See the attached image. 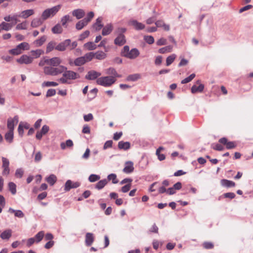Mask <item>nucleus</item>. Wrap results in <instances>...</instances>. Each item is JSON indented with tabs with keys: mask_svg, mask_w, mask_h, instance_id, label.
<instances>
[{
	"mask_svg": "<svg viewBox=\"0 0 253 253\" xmlns=\"http://www.w3.org/2000/svg\"><path fill=\"white\" fill-rule=\"evenodd\" d=\"M43 21V20L42 19H41V18H34L31 22V26L33 28H36L42 25Z\"/></svg>",
	"mask_w": 253,
	"mask_h": 253,
	"instance_id": "c85d7f7f",
	"label": "nucleus"
},
{
	"mask_svg": "<svg viewBox=\"0 0 253 253\" xmlns=\"http://www.w3.org/2000/svg\"><path fill=\"white\" fill-rule=\"evenodd\" d=\"M61 8V5L58 4L50 8H47L44 10L42 14V18L45 20L50 17L54 16Z\"/></svg>",
	"mask_w": 253,
	"mask_h": 253,
	"instance_id": "7ed1b4c3",
	"label": "nucleus"
},
{
	"mask_svg": "<svg viewBox=\"0 0 253 253\" xmlns=\"http://www.w3.org/2000/svg\"><path fill=\"white\" fill-rule=\"evenodd\" d=\"M17 46H18V48H19L20 49L21 51L22 50H28L29 49V45L27 42H22V43H20L19 44H18Z\"/></svg>",
	"mask_w": 253,
	"mask_h": 253,
	"instance_id": "3c124183",
	"label": "nucleus"
},
{
	"mask_svg": "<svg viewBox=\"0 0 253 253\" xmlns=\"http://www.w3.org/2000/svg\"><path fill=\"white\" fill-rule=\"evenodd\" d=\"M89 33L90 32L88 30L84 31V33L80 35L79 40L82 41L85 38H87L89 35Z\"/></svg>",
	"mask_w": 253,
	"mask_h": 253,
	"instance_id": "e2e57ef3",
	"label": "nucleus"
},
{
	"mask_svg": "<svg viewBox=\"0 0 253 253\" xmlns=\"http://www.w3.org/2000/svg\"><path fill=\"white\" fill-rule=\"evenodd\" d=\"M2 160V168H3L2 174L7 175L9 174L10 172V169L9 168V160L5 158L2 157L1 158Z\"/></svg>",
	"mask_w": 253,
	"mask_h": 253,
	"instance_id": "423d86ee",
	"label": "nucleus"
},
{
	"mask_svg": "<svg viewBox=\"0 0 253 253\" xmlns=\"http://www.w3.org/2000/svg\"><path fill=\"white\" fill-rule=\"evenodd\" d=\"M116 81V80L113 77H101L96 80V83L97 84L102 85L103 86L109 87L114 84Z\"/></svg>",
	"mask_w": 253,
	"mask_h": 253,
	"instance_id": "20e7f679",
	"label": "nucleus"
},
{
	"mask_svg": "<svg viewBox=\"0 0 253 253\" xmlns=\"http://www.w3.org/2000/svg\"><path fill=\"white\" fill-rule=\"evenodd\" d=\"M67 69V67L63 65L56 67L45 66L43 68V72L45 75L51 76H56L63 74Z\"/></svg>",
	"mask_w": 253,
	"mask_h": 253,
	"instance_id": "f03ea898",
	"label": "nucleus"
},
{
	"mask_svg": "<svg viewBox=\"0 0 253 253\" xmlns=\"http://www.w3.org/2000/svg\"><path fill=\"white\" fill-rule=\"evenodd\" d=\"M46 40V37L45 36H43L41 37L39 39L35 41L34 42V44L36 45V46H41L45 42Z\"/></svg>",
	"mask_w": 253,
	"mask_h": 253,
	"instance_id": "f704fd0d",
	"label": "nucleus"
},
{
	"mask_svg": "<svg viewBox=\"0 0 253 253\" xmlns=\"http://www.w3.org/2000/svg\"><path fill=\"white\" fill-rule=\"evenodd\" d=\"M94 56L98 60H103L107 57V54L104 52L99 50L94 53Z\"/></svg>",
	"mask_w": 253,
	"mask_h": 253,
	"instance_id": "bb28decb",
	"label": "nucleus"
},
{
	"mask_svg": "<svg viewBox=\"0 0 253 253\" xmlns=\"http://www.w3.org/2000/svg\"><path fill=\"white\" fill-rule=\"evenodd\" d=\"M84 57V59L86 60V62L90 61L93 57H95L94 53L91 52L86 53Z\"/></svg>",
	"mask_w": 253,
	"mask_h": 253,
	"instance_id": "5fc2aeb1",
	"label": "nucleus"
},
{
	"mask_svg": "<svg viewBox=\"0 0 253 253\" xmlns=\"http://www.w3.org/2000/svg\"><path fill=\"white\" fill-rule=\"evenodd\" d=\"M72 14L75 16L77 19H80L84 17L85 15V12L84 10L82 9H77L72 11Z\"/></svg>",
	"mask_w": 253,
	"mask_h": 253,
	"instance_id": "f3484780",
	"label": "nucleus"
},
{
	"mask_svg": "<svg viewBox=\"0 0 253 253\" xmlns=\"http://www.w3.org/2000/svg\"><path fill=\"white\" fill-rule=\"evenodd\" d=\"M8 189L12 195H15L16 193V184L10 182L8 183Z\"/></svg>",
	"mask_w": 253,
	"mask_h": 253,
	"instance_id": "37998d69",
	"label": "nucleus"
},
{
	"mask_svg": "<svg viewBox=\"0 0 253 253\" xmlns=\"http://www.w3.org/2000/svg\"><path fill=\"white\" fill-rule=\"evenodd\" d=\"M73 146V142L71 139H68L66 141V143L62 142L60 144L61 148L62 150L66 149V147H71Z\"/></svg>",
	"mask_w": 253,
	"mask_h": 253,
	"instance_id": "e433bc0d",
	"label": "nucleus"
},
{
	"mask_svg": "<svg viewBox=\"0 0 253 253\" xmlns=\"http://www.w3.org/2000/svg\"><path fill=\"white\" fill-rule=\"evenodd\" d=\"M46 181L51 186L53 185L57 180V177L54 174H50L46 178Z\"/></svg>",
	"mask_w": 253,
	"mask_h": 253,
	"instance_id": "c9c22d12",
	"label": "nucleus"
},
{
	"mask_svg": "<svg viewBox=\"0 0 253 253\" xmlns=\"http://www.w3.org/2000/svg\"><path fill=\"white\" fill-rule=\"evenodd\" d=\"M223 196L225 198H229L230 199H232L235 197L236 195L234 193L228 192V193H224L223 194Z\"/></svg>",
	"mask_w": 253,
	"mask_h": 253,
	"instance_id": "338daca9",
	"label": "nucleus"
},
{
	"mask_svg": "<svg viewBox=\"0 0 253 253\" xmlns=\"http://www.w3.org/2000/svg\"><path fill=\"white\" fill-rule=\"evenodd\" d=\"M84 119L85 122H89L93 119V115L91 113L84 115Z\"/></svg>",
	"mask_w": 253,
	"mask_h": 253,
	"instance_id": "0e129e2a",
	"label": "nucleus"
},
{
	"mask_svg": "<svg viewBox=\"0 0 253 253\" xmlns=\"http://www.w3.org/2000/svg\"><path fill=\"white\" fill-rule=\"evenodd\" d=\"M8 212L10 213H14L15 217L18 218H23L24 216V214L21 210H15L11 208H9Z\"/></svg>",
	"mask_w": 253,
	"mask_h": 253,
	"instance_id": "6ab92c4d",
	"label": "nucleus"
},
{
	"mask_svg": "<svg viewBox=\"0 0 253 253\" xmlns=\"http://www.w3.org/2000/svg\"><path fill=\"white\" fill-rule=\"evenodd\" d=\"M9 53L13 55H18L21 53V51L18 46L16 48L10 49L9 50Z\"/></svg>",
	"mask_w": 253,
	"mask_h": 253,
	"instance_id": "6e6d98bb",
	"label": "nucleus"
},
{
	"mask_svg": "<svg viewBox=\"0 0 253 253\" xmlns=\"http://www.w3.org/2000/svg\"><path fill=\"white\" fill-rule=\"evenodd\" d=\"M94 238L93 234L91 233H87L85 234V245L89 247L94 242Z\"/></svg>",
	"mask_w": 253,
	"mask_h": 253,
	"instance_id": "dca6fc26",
	"label": "nucleus"
},
{
	"mask_svg": "<svg viewBox=\"0 0 253 253\" xmlns=\"http://www.w3.org/2000/svg\"><path fill=\"white\" fill-rule=\"evenodd\" d=\"M71 44V40L66 39L63 42L56 43L55 49L59 51H64L66 50L67 47L69 46Z\"/></svg>",
	"mask_w": 253,
	"mask_h": 253,
	"instance_id": "39448f33",
	"label": "nucleus"
},
{
	"mask_svg": "<svg viewBox=\"0 0 253 253\" xmlns=\"http://www.w3.org/2000/svg\"><path fill=\"white\" fill-rule=\"evenodd\" d=\"M145 42L149 44H151L154 42V39L151 36H145L144 37Z\"/></svg>",
	"mask_w": 253,
	"mask_h": 253,
	"instance_id": "4d7b16f0",
	"label": "nucleus"
},
{
	"mask_svg": "<svg viewBox=\"0 0 253 253\" xmlns=\"http://www.w3.org/2000/svg\"><path fill=\"white\" fill-rule=\"evenodd\" d=\"M129 51H130V50H129V46L125 45L123 47V49L122 50V52H121L122 55L123 56L126 57V55L128 54Z\"/></svg>",
	"mask_w": 253,
	"mask_h": 253,
	"instance_id": "13d9d810",
	"label": "nucleus"
},
{
	"mask_svg": "<svg viewBox=\"0 0 253 253\" xmlns=\"http://www.w3.org/2000/svg\"><path fill=\"white\" fill-rule=\"evenodd\" d=\"M4 138L7 142L11 143L13 140V131L8 130V131L5 134Z\"/></svg>",
	"mask_w": 253,
	"mask_h": 253,
	"instance_id": "cd10ccee",
	"label": "nucleus"
},
{
	"mask_svg": "<svg viewBox=\"0 0 253 253\" xmlns=\"http://www.w3.org/2000/svg\"><path fill=\"white\" fill-rule=\"evenodd\" d=\"M13 26V24L12 23H8L5 22H2L0 24V31L1 30H4L6 31H8L11 30V29L12 28Z\"/></svg>",
	"mask_w": 253,
	"mask_h": 253,
	"instance_id": "5701e85b",
	"label": "nucleus"
},
{
	"mask_svg": "<svg viewBox=\"0 0 253 253\" xmlns=\"http://www.w3.org/2000/svg\"><path fill=\"white\" fill-rule=\"evenodd\" d=\"M44 235V231H41L38 232L34 237L35 241L37 243L41 241Z\"/></svg>",
	"mask_w": 253,
	"mask_h": 253,
	"instance_id": "79ce46f5",
	"label": "nucleus"
},
{
	"mask_svg": "<svg viewBox=\"0 0 253 253\" xmlns=\"http://www.w3.org/2000/svg\"><path fill=\"white\" fill-rule=\"evenodd\" d=\"M18 117L17 116H14L13 119H8L7 120V126L9 130L13 131L14 126L18 123Z\"/></svg>",
	"mask_w": 253,
	"mask_h": 253,
	"instance_id": "1a4fd4ad",
	"label": "nucleus"
},
{
	"mask_svg": "<svg viewBox=\"0 0 253 253\" xmlns=\"http://www.w3.org/2000/svg\"><path fill=\"white\" fill-rule=\"evenodd\" d=\"M107 180L104 179L99 181L95 185V188L98 190H101L107 184Z\"/></svg>",
	"mask_w": 253,
	"mask_h": 253,
	"instance_id": "7c9ffc66",
	"label": "nucleus"
},
{
	"mask_svg": "<svg viewBox=\"0 0 253 253\" xmlns=\"http://www.w3.org/2000/svg\"><path fill=\"white\" fill-rule=\"evenodd\" d=\"M27 23L26 21L23 22L21 23H19L16 26V29L17 30H25L27 29Z\"/></svg>",
	"mask_w": 253,
	"mask_h": 253,
	"instance_id": "8fccbe9b",
	"label": "nucleus"
},
{
	"mask_svg": "<svg viewBox=\"0 0 253 253\" xmlns=\"http://www.w3.org/2000/svg\"><path fill=\"white\" fill-rule=\"evenodd\" d=\"M49 130V127L45 125L42 126L40 131H38L36 135V137L38 140H41L43 135H45Z\"/></svg>",
	"mask_w": 253,
	"mask_h": 253,
	"instance_id": "9d476101",
	"label": "nucleus"
},
{
	"mask_svg": "<svg viewBox=\"0 0 253 253\" xmlns=\"http://www.w3.org/2000/svg\"><path fill=\"white\" fill-rule=\"evenodd\" d=\"M80 76L77 73L72 70H68L67 69L64 71L62 76L58 79V81L63 84H70V80H74L80 78Z\"/></svg>",
	"mask_w": 253,
	"mask_h": 253,
	"instance_id": "f257e3e1",
	"label": "nucleus"
},
{
	"mask_svg": "<svg viewBox=\"0 0 253 253\" xmlns=\"http://www.w3.org/2000/svg\"><path fill=\"white\" fill-rule=\"evenodd\" d=\"M134 170L133 163L131 161H127L125 163V167L123 171L126 173L132 172Z\"/></svg>",
	"mask_w": 253,
	"mask_h": 253,
	"instance_id": "ddd939ff",
	"label": "nucleus"
},
{
	"mask_svg": "<svg viewBox=\"0 0 253 253\" xmlns=\"http://www.w3.org/2000/svg\"><path fill=\"white\" fill-rule=\"evenodd\" d=\"M139 54L140 53L139 50L136 48H133L129 51V53L126 55V58L130 59H135L139 56Z\"/></svg>",
	"mask_w": 253,
	"mask_h": 253,
	"instance_id": "4468645a",
	"label": "nucleus"
},
{
	"mask_svg": "<svg viewBox=\"0 0 253 253\" xmlns=\"http://www.w3.org/2000/svg\"><path fill=\"white\" fill-rule=\"evenodd\" d=\"M100 176L97 174H91L88 177V180L90 182H94L100 179Z\"/></svg>",
	"mask_w": 253,
	"mask_h": 253,
	"instance_id": "de8ad7c7",
	"label": "nucleus"
},
{
	"mask_svg": "<svg viewBox=\"0 0 253 253\" xmlns=\"http://www.w3.org/2000/svg\"><path fill=\"white\" fill-rule=\"evenodd\" d=\"M118 148L120 149L127 150L130 148V144L129 142H124L121 141L118 143Z\"/></svg>",
	"mask_w": 253,
	"mask_h": 253,
	"instance_id": "412c9836",
	"label": "nucleus"
},
{
	"mask_svg": "<svg viewBox=\"0 0 253 253\" xmlns=\"http://www.w3.org/2000/svg\"><path fill=\"white\" fill-rule=\"evenodd\" d=\"M172 46L168 45L162 48H161L159 49V52L160 53L164 54L167 52H170L172 50Z\"/></svg>",
	"mask_w": 253,
	"mask_h": 253,
	"instance_id": "a19ab883",
	"label": "nucleus"
},
{
	"mask_svg": "<svg viewBox=\"0 0 253 253\" xmlns=\"http://www.w3.org/2000/svg\"><path fill=\"white\" fill-rule=\"evenodd\" d=\"M24 171L22 169H16L15 173L16 177L18 178H21L23 176Z\"/></svg>",
	"mask_w": 253,
	"mask_h": 253,
	"instance_id": "680f3d73",
	"label": "nucleus"
},
{
	"mask_svg": "<svg viewBox=\"0 0 253 253\" xmlns=\"http://www.w3.org/2000/svg\"><path fill=\"white\" fill-rule=\"evenodd\" d=\"M126 40L125 36L118 35L114 40V43L118 46H122L125 44Z\"/></svg>",
	"mask_w": 253,
	"mask_h": 253,
	"instance_id": "2eb2a0df",
	"label": "nucleus"
},
{
	"mask_svg": "<svg viewBox=\"0 0 253 253\" xmlns=\"http://www.w3.org/2000/svg\"><path fill=\"white\" fill-rule=\"evenodd\" d=\"M129 25L133 26L136 30H141L145 28V25L142 23L138 22L136 20H131L128 22Z\"/></svg>",
	"mask_w": 253,
	"mask_h": 253,
	"instance_id": "f8f14e48",
	"label": "nucleus"
},
{
	"mask_svg": "<svg viewBox=\"0 0 253 253\" xmlns=\"http://www.w3.org/2000/svg\"><path fill=\"white\" fill-rule=\"evenodd\" d=\"M12 236V230L7 229L3 231L0 235L2 240H8Z\"/></svg>",
	"mask_w": 253,
	"mask_h": 253,
	"instance_id": "aec40b11",
	"label": "nucleus"
},
{
	"mask_svg": "<svg viewBox=\"0 0 253 253\" xmlns=\"http://www.w3.org/2000/svg\"><path fill=\"white\" fill-rule=\"evenodd\" d=\"M102 18L101 17H98L96 22L93 24V27L95 28L96 31L100 30L103 27V24H101Z\"/></svg>",
	"mask_w": 253,
	"mask_h": 253,
	"instance_id": "473e14b6",
	"label": "nucleus"
},
{
	"mask_svg": "<svg viewBox=\"0 0 253 253\" xmlns=\"http://www.w3.org/2000/svg\"><path fill=\"white\" fill-rule=\"evenodd\" d=\"M84 46L88 50H94L97 47V46L92 42H89L84 43Z\"/></svg>",
	"mask_w": 253,
	"mask_h": 253,
	"instance_id": "72a5a7b5",
	"label": "nucleus"
},
{
	"mask_svg": "<svg viewBox=\"0 0 253 253\" xmlns=\"http://www.w3.org/2000/svg\"><path fill=\"white\" fill-rule=\"evenodd\" d=\"M56 90L55 89L50 88L47 90L46 94V97H51L55 95Z\"/></svg>",
	"mask_w": 253,
	"mask_h": 253,
	"instance_id": "052dcab7",
	"label": "nucleus"
},
{
	"mask_svg": "<svg viewBox=\"0 0 253 253\" xmlns=\"http://www.w3.org/2000/svg\"><path fill=\"white\" fill-rule=\"evenodd\" d=\"M117 71L116 69L113 67H110L108 69H106V73L107 75H111V77H114Z\"/></svg>",
	"mask_w": 253,
	"mask_h": 253,
	"instance_id": "603ef678",
	"label": "nucleus"
},
{
	"mask_svg": "<svg viewBox=\"0 0 253 253\" xmlns=\"http://www.w3.org/2000/svg\"><path fill=\"white\" fill-rule=\"evenodd\" d=\"M101 74L94 70H91L88 72L87 75L85 76V78L89 80H94L97 79L98 77L100 76Z\"/></svg>",
	"mask_w": 253,
	"mask_h": 253,
	"instance_id": "9b49d317",
	"label": "nucleus"
},
{
	"mask_svg": "<svg viewBox=\"0 0 253 253\" xmlns=\"http://www.w3.org/2000/svg\"><path fill=\"white\" fill-rule=\"evenodd\" d=\"M62 62V60L57 57H53L50 59H48L46 61V64L49 65L50 67H56L61 65L60 64Z\"/></svg>",
	"mask_w": 253,
	"mask_h": 253,
	"instance_id": "6e6552de",
	"label": "nucleus"
},
{
	"mask_svg": "<svg viewBox=\"0 0 253 253\" xmlns=\"http://www.w3.org/2000/svg\"><path fill=\"white\" fill-rule=\"evenodd\" d=\"M86 62V60L84 59V56L76 58L74 61V64L76 66H80L84 65Z\"/></svg>",
	"mask_w": 253,
	"mask_h": 253,
	"instance_id": "c756f323",
	"label": "nucleus"
},
{
	"mask_svg": "<svg viewBox=\"0 0 253 253\" xmlns=\"http://www.w3.org/2000/svg\"><path fill=\"white\" fill-rule=\"evenodd\" d=\"M51 31L53 33L58 34H61L63 29L61 26L59 24H57L52 28Z\"/></svg>",
	"mask_w": 253,
	"mask_h": 253,
	"instance_id": "58836bf2",
	"label": "nucleus"
},
{
	"mask_svg": "<svg viewBox=\"0 0 253 253\" xmlns=\"http://www.w3.org/2000/svg\"><path fill=\"white\" fill-rule=\"evenodd\" d=\"M58 85V84L55 82H44L42 84V86L49 87V86H56Z\"/></svg>",
	"mask_w": 253,
	"mask_h": 253,
	"instance_id": "49530a36",
	"label": "nucleus"
},
{
	"mask_svg": "<svg viewBox=\"0 0 253 253\" xmlns=\"http://www.w3.org/2000/svg\"><path fill=\"white\" fill-rule=\"evenodd\" d=\"M221 185L227 188L232 187L235 186V183L232 181L223 179L220 181Z\"/></svg>",
	"mask_w": 253,
	"mask_h": 253,
	"instance_id": "a211bd4d",
	"label": "nucleus"
},
{
	"mask_svg": "<svg viewBox=\"0 0 253 253\" xmlns=\"http://www.w3.org/2000/svg\"><path fill=\"white\" fill-rule=\"evenodd\" d=\"M88 24L86 19H83L79 21L76 25V28L78 30H82L85 26Z\"/></svg>",
	"mask_w": 253,
	"mask_h": 253,
	"instance_id": "2f4dec72",
	"label": "nucleus"
},
{
	"mask_svg": "<svg viewBox=\"0 0 253 253\" xmlns=\"http://www.w3.org/2000/svg\"><path fill=\"white\" fill-rule=\"evenodd\" d=\"M195 77V74H192L188 77L185 78L183 80L181 81V83L182 84H187L190 82H191Z\"/></svg>",
	"mask_w": 253,
	"mask_h": 253,
	"instance_id": "09e8293b",
	"label": "nucleus"
},
{
	"mask_svg": "<svg viewBox=\"0 0 253 253\" xmlns=\"http://www.w3.org/2000/svg\"><path fill=\"white\" fill-rule=\"evenodd\" d=\"M126 31V29L125 28H118L116 30V33L118 34V35L124 36L123 34L125 33Z\"/></svg>",
	"mask_w": 253,
	"mask_h": 253,
	"instance_id": "69168bd1",
	"label": "nucleus"
},
{
	"mask_svg": "<svg viewBox=\"0 0 253 253\" xmlns=\"http://www.w3.org/2000/svg\"><path fill=\"white\" fill-rule=\"evenodd\" d=\"M56 46V42L55 41H52L49 42L46 46V53H48L52 51L54 49H55Z\"/></svg>",
	"mask_w": 253,
	"mask_h": 253,
	"instance_id": "a878e982",
	"label": "nucleus"
},
{
	"mask_svg": "<svg viewBox=\"0 0 253 253\" xmlns=\"http://www.w3.org/2000/svg\"><path fill=\"white\" fill-rule=\"evenodd\" d=\"M70 20V16L69 15L64 16L61 19V22L63 26H65L66 23Z\"/></svg>",
	"mask_w": 253,
	"mask_h": 253,
	"instance_id": "bf43d9fd",
	"label": "nucleus"
},
{
	"mask_svg": "<svg viewBox=\"0 0 253 253\" xmlns=\"http://www.w3.org/2000/svg\"><path fill=\"white\" fill-rule=\"evenodd\" d=\"M176 58V55L172 54L169 56L166 59V65L167 66H169L175 60Z\"/></svg>",
	"mask_w": 253,
	"mask_h": 253,
	"instance_id": "c03bdc74",
	"label": "nucleus"
},
{
	"mask_svg": "<svg viewBox=\"0 0 253 253\" xmlns=\"http://www.w3.org/2000/svg\"><path fill=\"white\" fill-rule=\"evenodd\" d=\"M204 88V85L203 84H200L199 86L193 85L191 87V92L192 93L197 92H202Z\"/></svg>",
	"mask_w": 253,
	"mask_h": 253,
	"instance_id": "b1692460",
	"label": "nucleus"
},
{
	"mask_svg": "<svg viewBox=\"0 0 253 253\" xmlns=\"http://www.w3.org/2000/svg\"><path fill=\"white\" fill-rule=\"evenodd\" d=\"M33 58L27 55H23L16 60L17 62L21 64H29L32 63Z\"/></svg>",
	"mask_w": 253,
	"mask_h": 253,
	"instance_id": "0eeeda50",
	"label": "nucleus"
},
{
	"mask_svg": "<svg viewBox=\"0 0 253 253\" xmlns=\"http://www.w3.org/2000/svg\"><path fill=\"white\" fill-rule=\"evenodd\" d=\"M113 30V26L111 24H108L104 27H103L102 35L103 36H107L111 33Z\"/></svg>",
	"mask_w": 253,
	"mask_h": 253,
	"instance_id": "4be33fe9",
	"label": "nucleus"
},
{
	"mask_svg": "<svg viewBox=\"0 0 253 253\" xmlns=\"http://www.w3.org/2000/svg\"><path fill=\"white\" fill-rule=\"evenodd\" d=\"M130 187L131 184H127L122 187L121 191L123 193H126L130 190Z\"/></svg>",
	"mask_w": 253,
	"mask_h": 253,
	"instance_id": "774afa93",
	"label": "nucleus"
},
{
	"mask_svg": "<svg viewBox=\"0 0 253 253\" xmlns=\"http://www.w3.org/2000/svg\"><path fill=\"white\" fill-rule=\"evenodd\" d=\"M33 59L39 58L43 53V51L42 49H36L31 51Z\"/></svg>",
	"mask_w": 253,
	"mask_h": 253,
	"instance_id": "ea45409f",
	"label": "nucleus"
},
{
	"mask_svg": "<svg viewBox=\"0 0 253 253\" xmlns=\"http://www.w3.org/2000/svg\"><path fill=\"white\" fill-rule=\"evenodd\" d=\"M34 13L33 9H27L23 11L20 14L19 16L26 19L28 17L32 15Z\"/></svg>",
	"mask_w": 253,
	"mask_h": 253,
	"instance_id": "393cba45",
	"label": "nucleus"
},
{
	"mask_svg": "<svg viewBox=\"0 0 253 253\" xmlns=\"http://www.w3.org/2000/svg\"><path fill=\"white\" fill-rule=\"evenodd\" d=\"M73 182L71 180H68L65 184L64 190L65 191H69L72 188V185Z\"/></svg>",
	"mask_w": 253,
	"mask_h": 253,
	"instance_id": "864d4df0",
	"label": "nucleus"
},
{
	"mask_svg": "<svg viewBox=\"0 0 253 253\" xmlns=\"http://www.w3.org/2000/svg\"><path fill=\"white\" fill-rule=\"evenodd\" d=\"M140 78V75L139 74H131L128 76L126 79L127 81L134 82L137 81Z\"/></svg>",
	"mask_w": 253,
	"mask_h": 253,
	"instance_id": "4c0bfd02",
	"label": "nucleus"
},
{
	"mask_svg": "<svg viewBox=\"0 0 253 253\" xmlns=\"http://www.w3.org/2000/svg\"><path fill=\"white\" fill-rule=\"evenodd\" d=\"M107 179L109 181L112 180L113 184H116L118 182L117 179V175L115 173H111L108 175Z\"/></svg>",
	"mask_w": 253,
	"mask_h": 253,
	"instance_id": "a18cd8bd",
	"label": "nucleus"
}]
</instances>
